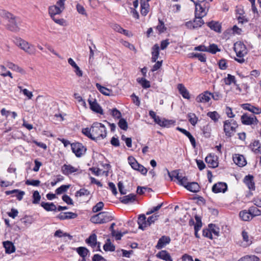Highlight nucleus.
I'll return each instance as SVG.
<instances>
[{"instance_id":"nucleus-1","label":"nucleus","mask_w":261,"mask_h":261,"mask_svg":"<svg viewBox=\"0 0 261 261\" xmlns=\"http://www.w3.org/2000/svg\"><path fill=\"white\" fill-rule=\"evenodd\" d=\"M92 132L94 140L104 139L107 136V129L105 126L99 122H95L92 124Z\"/></svg>"},{"instance_id":"nucleus-2","label":"nucleus","mask_w":261,"mask_h":261,"mask_svg":"<svg viewBox=\"0 0 261 261\" xmlns=\"http://www.w3.org/2000/svg\"><path fill=\"white\" fill-rule=\"evenodd\" d=\"M13 41L18 47L27 54L29 55H34L35 54L36 48L35 46L27 41L19 37H15Z\"/></svg>"},{"instance_id":"nucleus-3","label":"nucleus","mask_w":261,"mask_h":261,"mask_svg":"<svg viewBox=\"0 0 261 261\" xmlns=\"http://www.w3.org/2000/svg\"><path fill=\"white\" fill-rule=\"evenodd\" d=\"M233 49L237 56L234 58L235 61L241 64L244 63L245 60L244 57L247 54L245 45L241 42H237L234 44Z\"/></svg>"},{"instance_id":"nucleus-4","label":"nucleus","mask_w":261,"mask_h":261,"mask_svg":"<svg viewBox=\"0 0 261 261\" xmlns=\"http://www.w3.org/2000/svg\"><path fill=\"white\" fill-rule=\"evenodd\" d=\"M113 219L111 214L107 212H102L94 215L91 218L90 221L95 224L106 223Z\"/></svg>"},{"instance_id":"nucleus-5","label":"nucleus","mask_w":261,"mask_h":261,"mask_svg":"<svg viewBox=\"0 0 261 261\" xmlns=\"http://www.w3.org/2000/svg\"><path fill=\"white\" fill-rule=\"evenodd\" d=\"M209 8V4L205 0L199 1V3H195L196 17H203L206 15Z\"/></svg>"},{"instance_id":"nucleus-6","label":"nucleus","mask_w":261,"mask_h":261,"mask_svg":"<svg viewBox=\"0 0 261 261\" xmlns=\"http://www.w3.org/2000/svg\"><path fill=\"white\" fill-rule=\"evenodd\" d=\"M165 170L167 171L168 175L170 178V180H173V178L175 177L178 180V184L179 185L182 186L185 188L187 187V185L189 183V182H188V178L186 176L182 177V176L179 175L178 170H175L171 172L167 168L165 169Z\"/></svg>"},{"instance_id":"nucleus-7","label":"nucleus","mask_w":261,"mask_h":261,"mask_svg":"<svg viewBox=\"0 0 261 261\" xmlns=\"http://www.w3.org/2000/svg\"><path fill=\"white\" fill-rule=\"evenodd\" d=\"M238 127V124L236 121L233 120H227L224 122V132L225 135L228 137H232L236 129Z\"/></svg>"},{"instance_id":"nucleus-8","label":"nucleus","mask_w":261,"mask_h":261,"mask_svg":"<svg viewBox=\"0 0 261 261\" xmlns=\"http://www.w3.org/2000/svg\"><path fill=\"white\" fill-rule=\"evenodd\" d=\"M68 144L70 145L72 152L78 158L82 156L86 151V148L82 143L79 142L70 143L66 140V146Z\"/></svg>"},{"instance_id":"nucleus-9","label":"nucleus","mask_w":261,"mask_h":261,"mask_svg":"<svg viewBox=\"0 0 261 261\" xmlns=\"http://www.w3.org/2000/svg\"><path fill=\"white\" fill-rule=\"evenodd\" d=\"M65 2V0H59L56 5L49 7L48 13L51 18L60 14L64 10Z\"/></svg>"},{"instance_id":"nucleus-10","label":"nucleus","mask_w":261,"mask_h":261,"mask_svg":"<svg viewBox=\"0 0 261 261\" xmlns=\"http://www.w3.org/2000/svg\"><path fill=\"white\" fill-rule=\"evenodd\" d=\"M88 102L89 104L90 108L92 111L101 115L103 114L102 108L98 103L95 98L90 96L88 99Z\"/></svg>"},{"instance_id":"nucleus-11","label":"nucleus","mask_w":261,"mask_h":261,"mask_svg":"<svg viewBox=\"0 0 261 261\" xmlns=\"http://www.w3.org/2000/svg\"><path fill=\"white\" fill-rule=\"evenodd\" d=\"M241 119L242 123L245 125L257 124L258 122V120L255 116H249L247 114H244L241 116Z\"/></svg>"},{"instance_id":"nucleus-12","label":"nucleus","mask_w":261,"mask_h":261,"mask_svg":"<svg viewBox=\"0 0 261 261\" xmlns=\"http://www.w3.org/2000/svg\"><path fill=\"white\" fill-rule=\"evenodd\" d=\"M227 190V185L225 182H218L213 185L212 191L215 193H225Z\"/></svg>"},{"instance_id":"nucleus-13","label":"nucleus","mask_w":261,"mask_h":261,"mask_svg":"<svg viewBox=\"0 0 261 261\" xmlns=\"http://www.w3.org/2000/svg\"><path fill=\"white\" fill-rule=\"evenodd\" d=\"M243 181L250 190H255V186L253 175L250 174L246 175L243 179Z\"/></svg>"},{"instance_id":"nucleus-14","label":"nucleus","mask_w":261,"mask_h":261,"mask_svg":"<svg viewBox=\"0 0 261 261\" xmlns=\"http://www.w3.org/2000/svg\"><path fill=\"white\" fill-rule=\"evenodd\" d=\"M241 107L244 110H247L254 114H258L261 113V110L259 107H256L249 103L242 104Z\"/></svg>"},{"instance_id":"nucleus-15","label":"nucleus","mask_w":261,"mask_h":261,"mask_svg":"<svg viewBox=\"0 0 261 261\" xmlns=\"http://www.w3.org/2000/svg\"><path fill=\"white\" fill-rule=\"evenodd\" d=\"M212 93L206 91L203 93L198 95L196 98V100L198 102L205 103L208 102L211 99Z\"/></svg>"},{"instance_id":"nucleus-16","label":"nucleus","mask_w":261,"mask_h":261,"mask_svg":"<svg viewBox=\"0 0 261 261\" xmlns=\"http://www.w3.org/2000/svg\"><path fill=\"white\" fill-rule=\"evenodd\" d=\"M170 241L171 239L169 237L163 236L159 239L156 245V248L158 249H161L164 248L167 244H169Z\"/></svg>"},{"instance_id":"nucleus-17","label":"nucleus","mask_w":261,"mask_h":261,"mask_svg":"<svg viewBox=\"0 0 261 261\" xmlns=\"http://www.w3.org/2000/svg\"><path fill=\"white\" fill-rule=\"evenodd\" d=\"M82 173L80 167H74L70 164L66 165V175L73 174L74 175Z\"/></svg>"},{"instance_id":"nucleus-18","label":"nucleus","mask_w":261,"mask_h":261,"mask_svg":"<svg viewBox=\"0 0 261 261\" xmlns=\"http://www.w3.org/2000/svg\"><path fill=\"white\" fill-rule=\"evenodd\" d=\"M120 201L123 204H128L133 203L136 200V195L135 194H129L119 198Z\"/></svg>"},{"instance_id":"nucleus-19","label":"nucleus","mask_w":261,"mask_h":261,"mask_svg":"<svg viewBox=\"0 0 261 261\" xmlns=\"http://www.w3.org/2000/svg\"><path fill=\"white\" fill-rule=\"evenodd\" d=\"M156 257L165 261H173L170 254L166 250H161L159 251L156 254Z\"/></svg>"},{"instance_id":"nucleus-20","label":"nucleus","mask_w":261,"mask_h":261,"mask_svg":"<svg viewBox=\"0 0 261 261\" xmlns=\"http://www.w3.org/2000/svg\"><path fill=\"white\" fill-rule=\"evenodd\" d=\"M234 163L239 167H243L246 164V161L243 155L240 154H235L233 156Z\"/></svg>"},{"instance_id":"nucleus-21","label":"nucleus","mask_w":261,"mask_h":261,"mask_svg":"<svg viewBox=\"0 0 261 261\" xmlns=\"http://www.w3.org/2000/svg\"><path fill=\"white\" fill-rule=\"evenodd\" d=\"M146 220V218L144 214L140 215L138 219V224L139 225V228L144 230L146 227L148 226Z\"/></svg>"},{"instance_id":"nucleus-22","label":"nucleus","mask_w":261,"mask_h":261,"mask_svg":"<svg viewBox=\"0 0 261 261\" xmlns=\"http://www.w3.org/2000/svg\"><path fill=\"white\" fill-rule=\"evenodd\" d=\"M206 24L212 30L218 33H221V25L218 21H211L207 22Z\"/></svg>"},{"instance_id":"nucleus-23","label":"nucleus","mask_w":261,"mask_h":261,"mask_svg":"<svg viewBox=\"0 0 261 261\" xmlns=\"http://www.w3.org/2000/svg\"><path fill=\"white\" fill-rule=\"evenodd\" d=\"M177 89L179 93L184 98L188 99L190 98V93L183 84H178L177 85Z\"/></svg>"},{"instance_id":"nucleus-24","label":"nucleus","mask_w":261,"mask_h":261,"mask_svg":"<svg viewBox=\"0 0 261 261\" xmlns=\"http://www.w3.org/2000/svg\"><path fill=\"white\" fill-rule=\"evenodd\" d=\"M3 246L5 248L6 253L11 254L15 251V247L10 241H7L4 242Z\"/></svg>"},{"instance_id":"nucleus-25","label":"nucleus","mask_w":261,"mask_h":261,"mask_svg":"<svg viewBox=\"0 0 261 261\" xmlns=\"http://www.w3.org/2000/svg\"><path fill=\"white\" fill-rule=\"evenodd\" d=\"M6 28L9 30L14 32H17L19 31V28L17 25L16 18H14L12 20H11L6 25Z\"/></svg>"},{"instance_id":"nucleus-26","label":"nucleus","mask_w":261,"mask_h":261,"mask_svg":"<svg viewBox=\"0 0 261 261\" xmlns=\"http://www.w3.org/2000/svg\"><path fill=\"white\" fill-rule=\"evenodd\" d=\"M5 65L8 68H9V69H10L13 71H16L18 72H20L21 73H25L24 70L22 68H21V67L18 66L17 65L15 64L12 62H11L9 61H6L5 63Z\"/></svg>"},{"instance_id":"nucleus-27","label":"nucleus","mask_w":261,"mask_h":261,"mask_svg":"<svg viewBox=\"0 0 261 261\" xmlns=\"http://www.w3.org/2000/svg\"><path fill=\"white\" fill-rule=\"evenodd\" d=\"M68 62L73 68H74V71L76 75L79 77L82 76V71L80 69V67L77 65L73 60L70 58L68 59Z\"/></svg>"},{"instance_id":"nucleus-28","label":"nucleus","mask_w":261,"mask_h":261,"mask_svg":"<svg viewBox=\"0 0 261 261\" xmlns=\"http://www.w3.org/2000/svg\"><path fill=\"white\" fill-rule=\"evenodd\" d=\"M86 243L92 248H95L97 244V236L95 233L91 234L88 238L86 240Z\"/></svg>"},{"instance_id":"nucleus-29","label":"nucleus","mask_w":261,"mask_h":261,"mask_svg":"<svg viewBox=\"0 0 261 261\" xmlns=\"http://www.w3.org/2000/svg\"><path fill=\"white\" fill-rule=\"evenodd\" d=\"M160 54V48L158 44H155L152 48V62H155L159 58Z\"/></svg>"},{"instance_id":"nucleus-30","label":"nucleus","mask_w":261,"mask_h":261,"mask_svg":"<svg viewBox=\"0 0 261 261\" xmlns=\"http://www.w3.org/2000/svg\"><path fill=\"white\" fill-rule=\"evenodd\" d=\"M6 194L7 195H9L12 194H16L15 196L17 197V199L18 200H22L23 196H24L25 193L23 191H20L18 189H15L11 191H6Z\"/></svg>"},{"instance_id":"nucleus-31","label":"nucleus","mask_w":261,"mask_h":261,"mask_svg":"<svg viewBox=\"0 0 261 261\" xmlns=\"http://www.w3.org/2000/svg\"><path fill=\"white\" fill-rule=\"evenodd\" d=\"M205 161L209 165L210 167L216 168L218 166V163L215 160V157L211 155L207 156L205 159Z\"/></svg>"},{"instance_id":"nucleus-32","label":"nucleus","mask_w":261,"mask_h":261,"mask_svg":"<svg viewBox=\"0 0 261 261\" xmlns=\"http://www.w3.org/2000/svg\"><path fill=\"white\" fill-rule=\"evenodd\" d=\"M188 190L193 193H197L199 191L200 187L197 182H189L186 188Z\"/></svg>"},{"instance_id":"nucleus-33","label":"nucleus","mask_w":261,"mask_h":261,"mask_svg":"<svg viewBox=\"0 0 261 261\" xmlns=\"http://www.w3.org/2000/svg\"><path fill=\"white\" fill-rule=\"evenodd\" d=\"M149 1H142L141 0V13L142 15L146 16L148 12L149 5L148 2Z\"/></svg>"},{"instance_id":"nucleus-34","label":"nucleus","mask_w":261,"mask_h":261,"mask_svg":"<svg viewBox=\"0 0 261 261\" xmlns=\"http://www.w3.org/2000/svg\"><path fill=\"white\" fill-rule=\"evenodd\" d=\"M103 248L105 251H114L115 246L111 243L110 239H107V242L104 244Z\"/></svg>"},{"instance_id":"nucleus-35","label":"nucleus","mask_w":261,"mask_h":261,"mask_svg":"<svg viewBox=\"0 0 261 261\" xmlns=\"http://www.w3.org/2000/svg\"><path fill=\"white\" fill-rule=\"evenodd\" d=\"M96 87L100 93H101L102 94L106 95V96H109L110 95V93L112 91L111 90L108 89L107 88L101 86L99 83L96 84Z\"/></svg>"},{"instance_id":"nucleus-36","label":"nucleus","mask_w":261,"mask_h":261,"mask_svg":"<svg viewBox=\"0 0 261 261\" xmlns=\"http://www.w3.org/2000/svg\"><path fill=\"white\" fill-rule=\"evenodd\" d=\"M128 161L133 169L135 170H137L139 169L140 164L138 163L134 157L128 156Z\"/></svg>"},{"instance_id":"nucleus-37","label":"nucleus","mask_w":261,"mask_h":261,"mask_svg":"<svg viewBox=\"0 0 261 261\" xmlns=\"http://www.w3.org/2000/svg\"><path fill=\"white\" fill-rule=\"evenodd\" d=\"M41 206L47 211H53L56 210V206L53 203L41 202Z\"/></svg>"},{"instance_id":"nucleus-38","label":"nucleus","mask_w":261,"mask_h":261,"mask_svg":"<svg viewBox=\"0 0 261 261\" xmlns=\"http://www.w3.org/2000/svg\"><path fill=\"white\" fill-rule=\"evenodd\" d=\"M224 82L226 85H230L231 84H236L237 81L234 75L228 74L227 76L224 79Z\"/></svg>"},{"instance_id":"nucleus-39","label":"nucleus","mask_w":261,"mask_h":261,"mask_svg":"<svg viewBox=\"0 0 261 261\" xmlns=\"http://www.w3.org/2000/svg\"><path fill=\"white\" fill-rule=\"evenodd\" d=\"M76 251L82 258L86 257L89 252V250L84 247H79L76 249Z\"/></svg>"},{"instance_id":"nucleus-40","label":"nucleus","mask_w":261,"mask_h":261,"mask_svg":"<svg viewBox=\"0 0 261 261\" xmlns=\"http://www.w3.org/2000/svg\"><path fill=\"white\" fill-rule=\"evenodd\" d=\"M239 216L241 219L243 221H248L251 217L252 218L249 210L248 212L245 210L240 212Z\"/></svg>"},{"instance_id":"nucleus-41","label":"nucleus","mask_w":261,"mask_h":261,"mask_svg":"<svg viewBox=\"0 0 261 261\" xmlns=\"http://www.w3.org/2000/svg\"><path fill=\"white\" fill-rule=\"evenodd\" d=\"M176 121L174 120H168L163 118V121L162 122V127H169L172 125H175Z\"/></svg>"},{"instance_id":"nucleus-42","label":"nucleus","mask_w":261,"mask_h":261,"mask_svg":"<svg viewBox=\"0 0 261 261\" xmlns=\"http://www.w3.org/2000/svg\"><path fill=\"white\" fill-rule=\"evenodd\" d=\"M188 118L190 123L195 126L198 121V118L194 113H190L188 114Z\"/></svg>"},{"instance_id":"nucleus-43","label":"nucleus","mask_w":261,"mask_h":261,"mask_svg":"<svg viewBox=\"0 0 261 261\" xmlns=\"http://www.w3.org/2000/svg\"><path fill=\"white\" fill-rule=\"evenodd\" d=\"M137 81L143 88L146 89L150 87V82L145 78L137 79Z\"/></svg>"},{"instance_id":"nucleus-44","label":"nucleus","mask_w":261,"mask_h":261,"mask_svg":"<svg viewBox=\"0 0 261 261\" xmlns=\"http://www.w3.org/2000/svg\"><path fill=\"white\" fill-rule=\"evenodd\" d=\"M207 116L214 122H217L220 117L219 114L216 111L209 112L207 113Z\"/></svg>"},{"instance_id":"nucleus-45","label":"nucleus","mask_w":261,"mask_h":261,"mask_svg":"<svg viewBox=\"0 0 261 261\" xmlns=\"http://www.w3.org/2000/svg\"><path fill=\"white\" fill-rule=\"evenodd\" d=\"M118 125L121 129L124 130H126L128 128L127 122L126 121V120L124 119V118H121L119 119V121L118 123Z\"/></svg>"},{"instance_id":"nucleus-46","label":"nucleus","mask_w":261,"mask_h":261,"mask_svg":"<svg viewBox=\"0 0 261 261\" xmlns=\"http://www.w3.org/2000/svg\"><path fill=\"white\" fill-rule=\"evenodd\" d=\"M259 259L258 257L255 255H246L238 261H259Z\"/></svg>"},{"instance_id":"nucleus-47","label":"nucleus","mask_w":261,"mask_h":261,"mask_svg":"<svg viewBox=\"0 0 261 261\" xmlns=\"http://www.w3.org/2000/svg\"><path fill=\"white\" fill-rule=\"evenodd\" d=\"M82 133L87 137L90 138L91 140H94L93 137V133L92 132V126L90 128L86 127L83 128L82 130Z\"/></svg>"},{"instance_id":"nucleus-48","label":"nucleus","mask_w":261,"mask_h":261,"mask_svg":"<svg viewBox=\"0 0 261 261\" xmlns=\"http://www.w3.org/2000/svg\"><path fill=\"white\" fill-rule=\"evenodd\" d=\"M196 224L194 226V230L199 231L202 227V222L201 218L197 215L195 216Z\"/></svg>"},{"instance_id":"nucleus-49","label":"nucleus","mask_w":261,"mask_h":261,"mask_svg":"<svg viewBox=\"0 0 261 261\" xmlns=\"http://www.w3.org/2000/svg\"><path fill=\"white\" fill-rule=\"evenodd\" d=\"M166 28L164 25V22L161 19H159V24L156 27V29L159 31L160 34L164 33L166 30Z\"/></svg>"},{"instance_id":"nucleus-50","label":"nucleus","mask_w":261,"mask_h":261,"mask_svg":"<svg viewBox=\"0 0 261 261\" xmlns=\"http://www.w3.org/2000/svg\"><path fill=\"white\" fill-rule=\"evenodd\" d=\"M251 217L259 216L261 214L260 211L255 206L250 207L249 209Z\"/></svg>"},{"instance_id":"nucleus-51","label":"nucleus","mask_w":261,"mask_h":261,"mask_svg":"<svg viewBox=\"0 0 261 261\" xmlns=\"http://www.w3.org/2000/svg\"><path fill=\"white\" fill-rule=\"evenodd\" d=\"M219 51H220V49H219L218 46L215 44H210L208 48L207 47V52L213 54H215Z\"/></svg>"},{"instance_id":"nucleus-52","label":"nucleus","mask_w":261,"mask_h":261,"mask_svg":"<svg viewBox=\"0 0 261 261\" xmlns=\"http://www.w3.org/2000/svg\"><path fill=\"white\" fill-rule=\"evenodd\" d=\"M202 17H196L194 21L195 29L201 27L204 24V21L202 19Z\"/></svg>"},{"instance_id":"nucleus-53","label":"nucleus","mask_w":261,"mask_h":261,"mask_svg":"<svg viewBox=\"0 0 261 261\" xmlns=\"http://www.w3.org/2000/svg\"><path fill=\"white\" fill-rule=\"evenodd\" d=\"M112 28L116 32L121 34H126L127 31L126 30L123 29L118 24H114L112 25Z\"/></svg>"},{"instance_id":"nucleus-54","label":"nucleus","mask_w":261,"mask_h":261,"mask_svg":"<svg viewBox=\"0 0 261 261\" xmlns=\"http://www.w3.org/2000/svg\"><path fill=\"white\" fill-rule=\"evenodd\" d=\"M104 206V203L100 201L98 202L92 208V212L93 213H97L101 211Z\"/></svg>"},{"instance_id":"nucleus-55","label":"nucleus","mask_w":261,"mask_h":261,"mask_svg":"<svg viewBox=\"0 0 261 261\" xmlns=\"http://www.w3.org/2000/svg\"><path fill=\"white\" fill-rule=\"evenodd\" d=\"M3 17L8 20V22L14 18H16V17L12 13L5 11H4Z\"/></svg>"},{"instance_id":"nucleus-56","label":"nucleus","mask_w":261,"mask_h":261,"mask_svg":"<svg viewBox=\"0 0 261 261\" xmlns=\"http://www.w3.org/2000/svg\"><path fill=\"white\" fill-rule=\"evenodd\" d=\"M193 57L198 58V60L202 62H205L206 60L205 54L200 53H195L193 54Z\"/></svg>"},{"instance_id":"nucleus-57","label":"nucleus","mask_w":261,"mask_h":261,"mask_svg":"<svg viewBox=\"0 0 261 261\" xmlns=\"http://www.w3.org/2000/svg\"><path fill=\"white\" fill-rule=\"evenodd\" d=\"M90 194L89 191L85 189H81L76 193V196H89Z\"/></svg>"},{"instance_id":"nucleus-58","label":"nucleus","mask_w":261,"mask_h":261,"mask_svg":"<svg viewBox=\"0 0 261 261\" xmlns=\"http://www.w3.org/2000/svg\"><path fill=\"white\" fill-rule=\"evenodd\" d=\"M159 216V215L154 214L149 217L147 220L148 226H150L151 224L154 223V222L158 219Z\"/></svg>"},{"instance_id":"nucleus-59","label":"nucleus","mask_w":261,"mask_h":261,"mask_svg":"<svg viewBox=\"0 0 261 261\" xmlns=\"http://www.w3.org/2000/svg\"><path fill=\"white\" fill-rule=\"evenodd\" d=\"M219 68L221 70H225L227 68L226 60L222 59L218 62Z\"/></svg>"},{"instance_id":"nucleus-60","label":"nucleus","mask_w":261,"mask_h":261,"mask_svg":"<svg viewBox=\"0 0 261 261\" xmlns=\"http://www.w3.org/2000/svg\"><path fill=\"white\" fill-rule=\"evenodd\" d=\"M111 115L115 118L120 119L121 117V112L116 108H114L112 110Z\"/></svg>"},{"instance_id":"nucleus-61","label":"nucleus","mask_w":261,"mask_h":261,"mask_svg":"<svg viewBox=\"0 0 261 261\" xmlns=\"http://www.w3.org/2000/svg\"><path fill=\"white\" fill-rule=\"evenodd\" d=\"M33 203H35V204L38 203L40 200L41 197L39 194V193L37 191H36L34 192L33 195Z\"/></svg>"},{"instance_id":"nucleus-62","label":"nucleus","mask_w":261,"mask_h":261,"mask_svg":"<svg viewBox=\"0 0 261 261\" xmlns=\"http://www.w3.org/2000/svg\"><path fill=\"white\" fill-rule=\"evenodd\" d=\"M76 8L77 11L79 12V13L85 16L87 15L84 7L82 5L77 4L76 6Z\"/></svg>"},{"instance_id":"nucleus-63","label":"nucleus","mask_w":261,"mask_h":261,"mask_svg":"<svg viewBox=\"0 0 261 261\" xmlns=\"http://www.w3.org/2000/svg\"><path fill=\"white\" fill-rule=\"evenodd\" d=\"M202 235L204 237H206L208 239H212L213 236L212 234V231L210 229H204L202 231Z\"/></svg>"},{"instance_id":"nucleus-64","label":"nucleus","mask_w":261,"mask_h":261,"mask_svg":"<svg viewBox=\"0 0 261 261\" xmlns=\"http://www.w3.org/2000/svg\"><path fill=\"white\" fill-rule=\"evenodd\" d=\"M92 261H107V260L101 255L98 254H94L92 259Z\"/></svg>"}]
</instances>
